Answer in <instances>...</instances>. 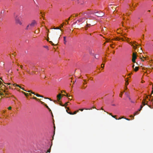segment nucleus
Instances as JSON below:
<instances>
[{"label": "nucleus", "instance_id": "obj_1", "mask_svg": "<svg viewBox=\"0 0 153 153\" xmlns=\"http://www.w3.org/2000/svg\"><path fill=\"white\" fill-rule=\"evenodd\" d=\"M37 24V23L36 21L33 20L27 26L26 29L27 30H31Z\"/></svg>", "mask_w": 153, "mask_h": 153}, {"label": "nucleus", "instance_id": "obj_2", "mask_svg": "<svg viewBox=\"0 0 153 153\" xmlns=\"http://www.w3.org/2000/svg\"><path fill=\"white\" fill-rule=\"evenodd\" d=\"M20 16L18 14H15L14 15V18L15 19L16 23L17 24L21 25L22 24V22L20 20Z\"/></svg>", "mask_w": 153, "mask_h": 153}, {"label": "nucleus", "instance_id": "obj_3", "mask_svg": "<svg viewBox=\"0 0 153 153\" xmlns=\"http://www.w3.org/2000/svg\"><path fill=\"white\" fill-rule=\"evenodd\" d=\"M2 86H0V90H2L4 92H6V91L5 90H4V89L5 88V86L3 85V84H2ZM5 94L6 95H7L9 94H10V93L8 94L7 93H5Z\"/></svg>", "mask_w": 153, "mask_h": 153}, {"label": "nucleus", "instance_id": "obj_4", "mask_svg": "<svg viewBox=\"0 0 153 153\" xmlns=\"http://www.w3.org/2000/svg\"><path fill=\"white\" fill-rule=\"evenodd\" d=\"M137 58V55L134 53H133L132 55V61L133 62H135V59Z\"/></svg>", "mask_w": 153, "mask_h": 153}, {"label": "nucleus", "instance_id": "obj_5", "mask_svg": "<svg viewBox=\"0 0 153 153\" xmlns=\"http://www.w3.org/2000/svg\"><path fill=\"white\" fill-rule=\"evenodd\" d=\"M100 13H101L96 14L95 15L99 17H102L104 15V13L102 11L100 12Z\"/></svg>", "mask_w": 153, "mask_h": 153}, {"label": "nucleus", "instance_id": "obj_6", "mask_svg": "<svg viewBox=\"0 0 153 153\" xmlns=\"http://www.w3.org/2000/svg\"><path fill=\"white\" fill-rule=\"evenodd\" d=\"M83 19H84V18H81L77 20L76 22H74V24H75L76 23H78L79 22H82V21Z\"/></svg>", "mask_w": 153, "mask_h": 153}, {"label": "nucleus", "instance_id": "obj_7", "mask_svg": "<svg viewBox=\"0 0 153 153\" xmlns=\"http://www.w3.org/2000/svg\"><path fill=\"white\" fill-rule=\"evenodd\" d=\"M13 85H14V86H15L16 85V86H17L19 87L20 88H21L22 89L25 91H27L26 90H25L24 89V88H22L20 86L18 85H17V84H13Z\"/></svg>", "mask_w": 153, "mask_h": 153}, {"label": "nucleus", "instance_id": "obj_8", "mask_svg": "<svg viewBox=\"0 0 153 153\" xmlns=\"http://www.w3.org/2000/svg\"><path fill=\"white\" fill-rule=\"evenodd\" d=\"M121 39L123 41H124V40L123 39V38H119V37H117L115 39V40H120Z\"/></svg>", "mask_w": 153, "mask_h": 153}, {"label": "nucleus", "instance_id": "obj_9", "mask_svg": "<svg viewBox=\"0 0 153 153\" xmlns=\"http://www.w3.org/2000/svg\"><path fill=\"white\" fill-rule=\"evenodd\" d=\"M57 97L58 100H60L62 98L61 94H59L57 95Z\"/></svg>", "mask_w": 153, "mask_h": 153}, {"label": "nucleus", "instance_id": "obj_10", "mask_svg": "<svg viewBox=\"0 0 153 153\" xmlns=\"http://www.w3.org/2000/svg\"><path fill=\"white\" fill-rule=\"evenodd\" d=\"M69 103V102H66L64 105H63L61 104H60V105L62 106H67L68 105V103Z\"/></svg>", "mask_w": 153, "mask_h": 153}, {"label": "nucleus", "instance_id": "obj_11", "mask_svg": "<svg viewBox=\"0 0 153 153\" xmlns=\"http://www.w3.org/2000/svg\"><path fill=\"white\" fill-rule=\"evenodd\" d=\"M145 100L146 99H144L142 102V104L143 105H147V103H145V102H146V101Z\"/></svg>", "mask_w": 153, "mask_h": 153}, {"label": "nucleus", "instance_id": "obj_12", "mask_svg": "<svg viewBox=\"0 0 153 153\" xmlns=\"http://www.w3.org/2000/svg\"><path fill=\"white\" fill-rule=\"evenodd\" d=\"M53 29H59L61 31H62V30L61 29H60V27H56V28H53Z\"/></svg>", "mask_w": 153, "mask_h": 153}, {"label": "nucleus", "instance_id": "obj_13", "mask_svg": "<svg viewBox=\"0 0 153 153\" xmlns=\"http://www.w3.org/2000/svg\"><path fill=\"white\" fill-rule=\"evenodd\" d=\"M35 95H36L37 97H43V96H42L38 94H35Z\"/></svg>", "mask_w": 153, "mask_h": 153}, {"label": "nucleus", "instance_id": "obj_14", "mask_svg": "<svg viewBox=\"0 0 153 153\" xmlns=\"http://www.w3.org/2000/svg\"><path fill=\"white\" fill-rule=\"evenodd\" d=\"M124 118V117H121V118H119V119H118V120H120V119H122V118ZM125 119H126V120H129V119H128V118H125Z\"/></svg>", "mask_w": 153, "mask_h": 153}, {"label": "nucleus", "instance_id": "obj_15", "mask_svg": "<svg viewBox=\"0 0 153 153\" xmlns=\"http://www.w3.org/2000/svg\"><path fill=\"white\" fill-rule=\"evenodd\" d=\"M138 70V67H136L134 69V70L135 71H137Z\"/></svg>", "mask_w": 153, "mask_h": 153}, {"label": "nucleus", "instance_id": "obj_16", "mask_svg": "<svg viewBox=\"0 0 153 153\" xmlns=\"http://www.w3.org/2000/svg\"><path fill=\"white\" fill-rule=\"evenodd\" d=\"M63 38H64V44H65L66 43V37L65 36H64L63 37Z\"/></svg>", "mask_w": 153, "mask_h": 153}, {"label": "nucleus", "instance_id": "obj_17", "mask_svg": "<svg viewBox=\"0 0 153 153\" xmlns=\"http://www.w3.org/2000/svg\"><path fill=\"white\" fill-rule=\"evenodd\" d=\"M143 106L141 105L140 106V109L138 110L139 111H140L141 110L142 108H143Z\"/></svg>", "mask_w": 153, "mask_h": 153}, {"label": "nucleus", "instance_id": "obj_18", "mask_svg": "<svg viewBox=\"0 0 153 153\" xmlns=\"http://www.w3.org/2000/svg\"><path fill=\"white\" fill-rule=\"evenodd\" d=\"M128 84V81H126V83H125V85L126 86Z\"/></svg>", "mask_w": 153, "mask_h": 153}, {"label": "nucleus", "instance_id": "obj_19", "mask_svg": "<svg viewBox=\"0 0 153 153\" xmlns=\"http://www.w3.org/2000/svg\"><path fill=\"white\" fill-rule=\"evenodd\" d=\"M45 106L46 107L48 108L50 111H51V110L50 109V108L48 107V106H47L45 104Z\"/></svg>", "mask_w": 153, "mask_h": 153}, {"label": "nucleus", "instance_id": "obj_20", "mask_svg": "<svg viewBox=\"0 0 153 153\" xmlns=\"http://www.w3.org/2000/svg\"><path fill=\"white\" fill-rule=\"evenodd\" d=\"M139 114V113H138V111H136V112H135L134 113V116L135 115H137L138 114Z\"/></svg>", "mask_w": 153, "mask_h": 153}, {"label": "nucleus", "instance_id": "obj_21", "mask_svg": "<svg viewBox=\"0 0 153 153\" xmlns=\"http://www.w3.org/2000/svg\"><path fill=\"white\" fill-rule=\"evenodd\" d=\"M78 112V111H75L74 112V113H72L73 115V114H76Z\"/></svg>", "mask_w": 153, "mask_h": 153}, {"label": "nucleus", "instance_id": "obj_22", "mask_svg": "<svg viewBox=\"0 0 153 153\" xmlns=\"http://www.w3.org/2000/svg\"><path fill=\"white\" fill-rule=\"evenodd\" d=\"M49 42L52 45H55L53 43V42L52 41H49Z\"/></svg>", "mask_w": 153, "mask_h": 153}, {"label": "nucleus", "instance_id": "obj_23", "mask_svg": "<svg viewBox=\"0 0 153 153\" xmlns=\"http://www.w3.org/2000/svg\"><path fill=\"white\" fill-rule=\"evenodd\" d=\"M90 25H91V24H88L87 23V24H86L87 27H89Z\"/></svg>", "mask_w": 153, "mask_h": 153}, {"label": "nucleus", "instance_id": "obj_24", "mask_svg": "<svg viewBox=\"0 0 153 153\" xmlns=\"http://www.w3.org/2000/svg\"><path fill=\"white\" fill-rule=\"evenodd\" d=\"M101 68H103L104 66V64H102V65H101Z\"/></svg>", "mask_w": 153, "mask_h": 153}, {"label": "nucleus", "instance_id": "obj_25", "mask_svg": "<svg viewBox=\"0 0 153 153\" xmlns=\"http://www.w3.org/2000/svg\"><path fill=\"white\" fill-rule=\"evenodd\" d=\"M51 152V148H50L49 149H48L47 151V152L50 153Z\"/></svg>", "mask_w": 153, "mask_h": 153}, {"label": "nucleus", "instance_id": "obj_26", "mask_svg": "<svg viewBox=\"0 0 153 153\" xmlns=\"http://www.w3.org/2000/svg\"><path fill=\"white\" fill-rule=\"evenodd\" d=\"M64 24V23H63V24H62L61 25H60V27H63V25Z\"/></svg>", "mask_w": 153, "mask_h": 153}, {"label": "nucleus", "instance_id": "obj_27", "mask_svg": "<svg viewBox=\"0 0 153 153\" xmlns=\"http://www.w3.org/2000/svg\"><path fill=\"white\" fill-rule=\"evenodd\" d=\"M67 111L68 113L70 114L73 115L72 113L71 112H68Z\"/></svg>", "mask_w": 153, "mask_h": 153}, {"label": "nucleus", "instance_id": "obj_28", "mask_svg": "<svg viewBox=\"0 0 153 153\" xmlns=\"http://www.w3.org/2000/svg\"><path fill=\"white\" fill-rule=\"evenodd\" d=\"M131 45L133 46V48L134 49H136V47L135 46L133 45L132 44Z\"/></svg>", "mask_w": 153, "mask_h": 153}, {"label": "nucleus", "instance_id": "obj_29", "mask_svg": "<svg viewBox=\"0 0 153 153\" xmlns=\"http://www.w3.org/2000/svg\"><path fill=\"white\" fill-rule=\"evenodd\" d=\"M98 57H99V56H98V55H97V56H95V58H96V59H97L98 58Z\"/></svg>", "mask_w": 153, "mask_h": 153}, {"label": "nucleus", "instance_id": "obj_30", "mask_svg": "<svg viewBox=\"0 0 153 153\" xmlns=\"http://www.w3.org/2000/svg\"><path fill=\"white\" fill-rule=\"evenodd\" d=\"M0 95L3 96L4 95V94L2 93L1 92H0Z\"/></svg>", "mask_w": 153, "mask_h": 153}, {"label": "nucleus", "instance_id": "obj_31", "mask_svg": "<svg viewBox=\"0 0 153 153\" xmlns=\"http://www.w3.org/2000/svg\"><path fill=\"white\" fill-rule=\"evenodd\" d=\"M11 108H11V107H10H10H9L8 108V109L9 110H11Z\"/></svg>", "mask_w": 153, "mask_h": 153}, {"label": "nucleus", "instance_id": "obj_32", "mask_svg": "<svg viewBox=\"0 0 153 153\" xmlns=\"http://www.w3.org/2000/svg\"><path fill=\"white\" fill-rule=\"evenodd\" d=\"M122 93H121L120 94V97H122Z\"/></svg>", "mask_w": 153, "mask_h": 153}, {"label": "nucleus", "instance_id": "obj_33", "mask_svg": "<svg viewBox=\"0 0 153 153\" xmlns=\"http://www.w3.org/2000/svg\"><path fill=\"white\" fill-rule=\"evenodd\" d=\"M33 99H35V100H37V99L35 97H33Z\"/></svg>", "mask_w": 153, "mask_h": 153}, {"label": "nucleus", "instance_id": "obj_34", "mask_svg": "<svg viewBox=\"0 0 153 153\" xmlns=\"http://www.w3.org/2000/svg\"><path fill=\"white\" fill-rule=\"evenodd\" d=\"M107 114H109L110 115H111V116H112V114H111V113H108V112H107Z\"/></svg>", "mask_w": 153, "mask_h": 153}, {"label": "nucleus", "instance_id": "obj_35", "mask_svg": "<svg viewBox=\"0 0 153 153\" xmlns=\"http://www.w3.org/2000/svg\"><path fill=\"white\" fill-rule=\"evenodd\" d=\"M22 92V93H23L25 95H26V93H25V92Z\"/></svg>", "mask_w": 153, "mask_h": 153}, {"label": "nucleus", "instance_id": "obj_36", "mask_svg": "<svg viewBox=\"0 0 153 153\" xmlns=\"http://www.w3.org/2000/svg\"><path fill=\"white\" fill-rule=\"evenodd\" d=\"M27 91L28 92H31H31H32V91L31 90H29V91Z\"/></svg>", "mask_w": 153, "mask_h": 153}, {"label": "nucleus", "instance_id": "obj_37", "mask_svg": "<svg viewBox=\"0 0 153 153\" xmlns=\"http://www.w3.org/2000/svg\"><path fill=\"white\" fill-rule=\"evenodd\" d=\"M65 96L66 97H70V95H68L67 94H66V95H65Z\"/></svg>", "mask_w": 153, "mask_h": 153}, {"label": "nucleus", "instance_id": "obj_38", "mask_svg": "<svg viewBox=\"0 0 153 153\" xmlns=\"http://www.w3.org/2000/svg\"><path fill=\"white\" fill-rule=\"evenodd\" d=\"M31 93L33 94H34V95L36 94L35 93L33 92L32 91L31 92Z\"/></svg>", "mask_w": 153, "mask_h": 153}, {"label": "nucleus", "instance_id": "obj_39", "mask_svg": "<svg viewBox=\"0 0 153 153\" xmlns=\"http://www.w3.org/2000/svg\"><path fill=\"white\" fill-rule=\"evenodd\" d=\"M112 117H114V118H115V117H116V116H114V115H112Z\"/></svg>", "mask_w": 153, "mask_h": 153}, {"label": "nucleus", "instance_id": "obj_40", "mask_svg": "<svg viewBox=\"0 0 153 153\" xmlns=\"http://www.w3.org/2000/svg\"><path fill=\"white\" fill-rule=\"evenodd\" d=\"M87 27H87V26H86L85 27V30H87Z\"/></svg>", "mask_w": 153, "mask_h": 153}, {"label": "nucleus", "instance_id": "obj_41", "mask_svg": "<svg viewBox=\"0 0 153 153\" xmlns=\"http://www.w3.org/2000/svg\"><path fill=\"white\" fill-rule=\"evenodd\" d=\"M28 95H29L28 93H26V95H25V96L27 97Z\"/></svg>", "mask_w": 153, "mask_h": 153}, {"label": "nucleus", "instance_id": "obj_42", "mask_svg": "<svg viewBox=\"0 0 153 153\" xmlns=\"http://www.w3.org/2000/svg\"><path fill=\"white\" fill-rule=\"evenodd\" d=\"M82 88H83L85 89V88H86V87H85V86H84V85H83V87H82Z\"/></svg>", "mask_w": 153, "mask_h": 153}, {"label": "nucleus", "instance_id": "obj_43", "mask_svg": "<svg viewBox=\"0 0 153 153\" xmlns=\"http://www.w3.org/2000/svg\"><path fill=\"white\" fill-rule=\"evenodd\" d=\"M2 84V82L0 80V85H1Z\"/></svg>", "mask_w": 153, "mask_h": 153}, {"label": "nucleus", "instance_id": "obj_44", "mask_svg": "<svg viewBox=\"0 0 153 153\" xmlns=\"http://www.w3.org/2000/svg\"><path fill=\"white\" fill-rule=\"evenodd\" d=\"M79 110L81 111H82L83 110V109H79Z\"/></svg>", "mask_w": 153, "mask_h": 153}, {"label": "nucleus", "instance_id": "obj_45", "mask_svg": "<svg viewBox=\"0 0 153 153\" xmlns=\"http://www.w3.org/2000/svg\"><path fill=\"white\" fill-rule=\"evenodd\" d=\"M40 102H41V103L42 104H44V102H42V101H40Z\"/></svg>", "mask_w": 153, "mask_h": 153}, {"label": "nucleus", "instance_id": "obj_46", "mask_svg": "<svg viewBox=\"0 0 153 153\" xmlns=\"http://www.w3.org/2000/svg\"><path fill=\"white\" fill-rule=\"evenodd\" d=\"M140 59H141V60L142 61H144V60L143 59H142V58H140Z\"/></svg>", "mask_w": 153, "mask_h": 153}, {"label": "nucleus", "instance_id": "obj_47", "mask_svg": "<svg viewBox=\"0 0 153 153\" xmlns=\"http://www.w3.org/2000/svg\"><path fill=\"white\" fill-rule=\"evenodd\" d=\"M128 97L129 98V100L130 101H131V99L129 97Z\"/></svg>", "mask_w": 153, "mask_h": 153}, {"label": "nucleus", "instance_id": "obj_48", "mask_svg": "<svg viewBox=\"0 0 153 153\" xmlns=\"http://www.w3.org/2000/svg\"><path fill=\"white\" fill-rule=\"evenodd\" d=\"M134 116H133L132 115H131V116H130V117H133V119H134Z\"/></svg>", "mask_w": 153, "mask_h": 153}, {"label": "nucleus", "instance_id": "obj_49", "mask_svg": "<svg viewBox=\"0 0 153 153\" xmlns=\"http://www.w3.org/2000/svg\"><path fill=\"white\" fill-rule=\"evenodd\" d=\"M40 13L42 14V17H43V15L42 14V13L41 12H40Z\"/></svg>", "mask_w": 153, "mask_h": 153}, {"label": "nucleus", "instance_id": "obj_50", "mask_svg": "<svg viewBox=\"0 0 153 153\" xmlns=\"http://www.w3.org/2000/svg\"><path fill=\"white\" fill-rule=\"evenodd\" d=\"M134 65H133L132 66V68H134Z\"/></svg>", "mask_w": 153, "mask_h": 153}, {"label": "nucleus", "instance_id": "obj_51", "mask_svg": "<svg viewBox=\"0 0 153 153\" xmlns=\"http://www.w3.org/2000/svg\"><path fill=\"white\" fill-rule=\"evenodd\" d=\"M20 67L21 68H22V65H21L20 66Z\"/></svg>", "mask_w": 153, "mask_h": 153}, {"label": "nucleus", "instance_id": "obj_52", "mask_svg": "<svg viewBox=\"0 0 153 153\" xmlns=\"http://www.w3.org/2000/svg\"><path fill=\"white\" fill-rule=\"evenodd\" d=\"M153 93V90L152 89V94Z\"/></svg>", "mask_w": 153, "mask_h": 153}, {"label": "nucleus", "instance_id": "obj_53", "mask_svg": "<svg viewBox=\"0 0 153 153\" xmlns=\"http://www.w3.org/2000/svg\"><path fill=\"white\" fill-rule=\"evenodd\" d=\"M29 95H31V94L30 93L29 94Z\"/></svg>", "mask_w": 153, "mask_h": 153}, {"label": "nucleus", "instance_id": "obj_54", "mask_svg": "<svg viewBox=\"0 0 153 153\" xmlns=\"http://www.w3.org/2000/svg\"><path fill=\"white\" fill-rule=\"evenodd\" d=\"M101 110H104L102 108H101Z\"/></svg>", "mask_w": 153, "mask_h": 153}, {"label": "nucleus", "instance_id": "obj_55", "mask_svg": "<svg viewBox=\"0 0 153 153\" xmlns=\"http://www.w3.org/2000/svg\"><path fill=\"white\" fill-rule=\"evenodd\" d=\"M148 98V97L147 96L146 97V98Z\"/></svg>", "mask_w": 153, "mask_h": 153}, {"label": "nucleus", "instance_id": "obj_56", "mask_svg": "<svg viewBox=\"0 0 153 153\" xmlns=\"http://www.w3.org/2000/svg\"><path fill=\"white\" fill-rule=\"evenodd\" d=\"M112 105H113V106H115V104H113Z\"/></svg>", "mask_w": 153, "mask_h": 153}, {"label": "nucleus", "instance_id": "obj_57", "mask_svg": "<svg viewBox=\"0 0 153 153\" xmlns=\"http://www.w3.org/2000/svg\"><path fill=\"white\" fill-rule=\"evenodd\" d=\"M131 101L132 102H133V101H132L131 100Z\"/></svg>", "mask_w": 153, "mask_h": 153}, {"label": "nucleus", "instance_id": "obj_58", "mask_svg": "<svg viewBox=\"0 0 153 153\" xmlns=\"http://www.w3.org/2000/svg\"><path fill=\"white\" fill-rule=\"evenodd\" d=\"M62 95L65 96V94H62Z\"/></svg>", "mask_w": 153, "mask_h": 153}, {"label": "nucleus", "instance_id": "obj_59", "mask_svg": "<svg viewBox=\"0 0 153 153\" xmlns=\"http://www.w3.org/2000/svg\"><path fill=\"white\" fill-rule=\"evenodd\" d=\"M152 83H150V85H151L152 84Z\"/></svg>", "mask_w": 153, "mask_h": 153}, {"label": "nucleus", "instance_id": "obj_60", "mask_svg": "<svg viewBox=\"0 0 153 153\" xmlns=\"http://www.w3.org/2000/svg\"><path fill=\"white\" fill-rule=\"evenodd\" d=\"M7 84L8 85H10V83H7Z\"/></svg>", "mask_w": 153, "mask_h": 153}, {"label": "nucleus", "instance_id": "obj_61", "mask_svg": "<svg viewBox=\"0 0 153 153\" xmlns=\"http://www.w3.org/2000/svg\"><path fill=\"white\" fill-rule=\"evenodd\" d=\"M64 91V92H65V93H66V92H65V91Z\"/></svg>", "mask_w": 153, "mask_h": 153}, {"label": "nucleus", "instance_id": "obj_62", "mask_svg": "<svg viewBox=\"0 0 153 153\" xmlns=\"http://www.w3.org/2000/svg\"><path fill=\"white\" fill-rule=\"evenodd\" d=\"M48 32H49V30H48Z\"/></svg>", "mask_w": 153, "mask_h": 153}, {"label": "nucleus", "instance_id": "obj_63", "mask_svg": "<svg viewBox=\"0 0 153 153\" xmlns=\"http://www.w3.org/2000/svg\"><path fill=\"white\" fill-rule=\"evenodd\" d=\"M27 71L29 73H30L29 71Z\"/></svg>", "mask_w": 153, "mask_h": 153}, {"label": "nucleus", "instance_id": "obj_64", "mask_svg": "<svg viewBox=\"0 0 153 153\" xmlns=\"http://www.w3.org/2000/svg\"><path fill=\"white\" fill-rule=\"evenodd\" d=\"M152 89L153 90V86H152Z\"/></svg>", "mask_w": 153, "mask_h": 153}]
</instances>
